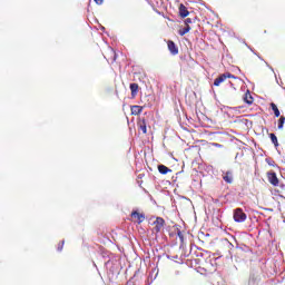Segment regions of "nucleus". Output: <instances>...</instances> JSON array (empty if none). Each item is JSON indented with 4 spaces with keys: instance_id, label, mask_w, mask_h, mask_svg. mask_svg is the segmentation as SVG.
<instances>
[{
    "instance_id": "1",
    "label": "nucleus",
    "mask_w": 285,
    "mask_h": 285,
    "mask_svg": "<svg viewBox=\"0 0 285 285\" xmlns=\"http://www.w3.org/2000/svg\"><path fill=\"white\" fill-rule=\"evenodd\" d=\"M267 180L274 187L279 186V179L277 177V174L274 170L267 171Z\"/></svg>"
},
{
    "instance_id": "2",
    "label": "nucleus",
    "mask_w": 285,
    "mask_h": 285,
    "mask_svg": "<svg viewBox=\"0 0 285 285\" xmlns=\"http://www.w3.org/2000/svg\"><path fill=\"white\" fill-rule=\"evenodd\" d=\"M164 227H165V219L163 217H157L156 220L154 222L153 232L155 234H158L161 230H164Z\"/></svg>"
},
{
    "instance_id": "3",
    "label": "nucleus",
    "mask_w": 285,
    "mask_h": 285,
    "mask_svg": "<svg viewBox=\"0 0 285 285\" xmlns=\"http://www.w3.org/2000/svg\"><path fill=\"white\" fill-rule=\"evenodd\" d=\"M247 215L244 213L242 208H236L234 212V220L237 223L246 222Z\"/></svg>"
},
{
    "instance_id": "4",
    "label": "nucleus",
    "mask_w": 285,
    "mask_h": 285,
    "mask_svg": "<svg viewBox=\"0 0 285 285\" xmlns=\"http://www.w3.org/2000/svg\"><path fill=\"white\" fill-rule=\"evenodd\" d=\"M226 79H235V76H233L230 72L223 73L215 79L214 86L219 87L222 82L226 81Z\"/></svg>"
},
{
    "instance_id": "5",
    "label": "nucleus",
    "mask_w": 285,
    "mask_h": 285,
    "mask_svg": "<svg viewBox=\"0 0 285 285\" xmlns=\"http://www.w3.org/2000/svg\"><path fill=\"white\" fill-rule=\"evenodd\" d=\"M145 220H146V215L145 214H141L137 210H134L131 213V222L137 223V224H141Z\"/></svg>"
},
{
    "instance_id": "6",
    "label": "nucleus",
    "mask_w": 285,
    "mask_h": 285,
    "mask_svg": "<svg viewBox=\"0 0 285 285\" xmlns=\"http://www.w3.org/2000/svg\"><path fill=\"white\" fill-rule=\"evenodd\" d=\"M168 51L171 52L173 56H177L179 53V48L173 40L167 41Z\"/></svg>"
},
{
    "instance_id": "7",
    "label": "nucleus",
    "mask_w": 285,
    "mask_h": 285,
    "mask_svg": "<svg viewBox=\"0 0 285 285\" xmlns=\"http://www.w3.org/2000/svg\"><path fill=\"white\" fill-rule=\"evenodd\" d=\"M190 14L188 8H186L183 3L179 4L178 7V16L183 19L188 17Z\"/></svg>"
},
{
    "instance_id": "8",
    "label": "nucleus",
    "mask_w": 285,
    "mask_h": 285,
    "mask_svg": "<svg viewBox=\"0 0 285 285\" xmlns=\"http://www.w3.org/2000/svg\"><path fill=\"white\" fill-rule=\"evenodd\" d=\"M142 111V107L138 105L131 106V115L132 116H139Z\"/></svg>"
},
{
    "instance_id": "9",
    "label": "nucleus",
    "mask_w": 285,
    "mask_h": 285,
    "mask_svg": "<svg viewBox=\"0 0 285 285\" xmlns=\"http://www.w3.org/2000/svg\"><path fill=\"white\" fill-rule=\"evenodd\" d=\"M243 100H244L247 105H253V104H254V98H253L252 94H249L248 90H247V92L245 94V97H243Z\"/></svg>"
},
{
    "instance_id": "10",
    "label": "nucleus",
    "mask_w": 285,
    "mask_h": 285,
    "mask_svg": "<svg viewBox=\"0 0 285 285\" xmlns=\"http://www.w3.org/2000/svg\"><path fill=\"white\" fill-rule=\"evenodd\" d=\"M223 180H225L226 184H233V173L226 171V174L223 175Z\"/></svg>"
},
{
    "instance_id": "11",
    "label": "nucleus",
    "mask_w": 285,
    "mask_h": 285,
    "mask_svg": "<svg viewBox=\"0 0 285 285\" xmlns=\"http://www.w3.org/2000/svg\"><path fill=\"white\" fill-rule=\"evenodd\" d=\"M269 107L272 108V110L274 112V117L279 118L281 111L278 110L277 105L275 102H271Z\"/></svg>"
},
{
    "instance_id": "12",
    "label": "nucleus",
    "mask_w": 285,
    "mask_h": 285,
    "mask_svg": "<svg viewBox=\"0 0 285 285\" xmlns=\"http://www.w3.org/2000/svg\"><path fill=\"white\" fill-rule=\"evenodd\" d=\"M131 90V97L135 98L138 95L139 85L138 83H131L130 85Z\"/></svg>"
},
{
    "instance_id": "13",
    "label": "nucleus",
    "mask_w": 285,
    "mask_h": 285,
    "mask_svg": "<svg viewBox=\"0 0 285 285\" xmlns=\"http://www.w3.org/2000/svg\"><path fill=\"white\" fill-rule=\"evenodd\" d=\"M158 173H160L161 175H168L169 173H171V169L164 165H158Z\"/></svg>"
},
{
    "instance_id": "14",
    "label": "nucleus",
    "mask_w": 285,
    "mask_h": 285,
    "mask_svg": "<svg viewBox=\"0 0 285 285\" xmlns=\"http://www.w3.org/2000/svg\"><path fill=\"white\" fill-rule=\"evenodd\" d=\"M138 128L142 131L144 135L147 134V122L146 120H142L140 122H138Z\"/></svg>"
},
{
    "instance_id": "15",
    "label": "nucleus",
    "mask_w": 285,
    "mask_h": 285,
    "mask_svg": "<svg viewBox=\"0 0 285 285\" xmlns=\"http://www.w3.org/2000/svg\"><path fill=\"white\" fill-rule=\"evenodd\" d=\"M269 138H271L272 144H273L274 146H276V147L279 146L277 136H276L274 132H271V134H269Z\"/></svg>"
},
{
    "instance_id": "16",
    "label": "nucleus",
    "mask_w": 285,
    "mask_h": 285,
    "mask_svg": "<svg viewBox=\"0 0 285 285\" xmlns=\"http://www.w3.org/2000/svg\"><path fill=\"white\" fill-rule=\"evenodd\" d=\"M190 30H191L190 26H186L185 29H179V30H178V35H179V36L188 35V33L190 32Z\"/></svg>"
},
{
    "instance_id": "17",
    "label": "nucleus",
    "mask_w": 285,
    "mask_h": 285,
    "mask_svg": "<svg viewBox=\"0 0 285 285\" xmlns=\"http://www.w3.org/2000/svg\"><path fill=\"white\" fill-rule=\"evenodd\" d=\"M285 125V116H281L278 120V129H283Z\"/></svg>"
},
{
    "instance_id": "18",
    "label": "nucleus",
    "mask_w": 285,
    "mask_h": 285,
    "mask_svg": "<svg viewBox=\"0 0 285 285\" xmlns=\"http://www.w3.org/2000/svg\"><path fill=\"white\" fill-rule=\"evenodd\" d=\"M265 163H267L268 166L276 167L275 160L265 159Z\"/></svg>"
},
{
    "instance_id": "19",
    "label": "nucleus",
    "mask_w": 285,
    "mask_h": 285,
    "mask_svg": "<svg viewBox=\"0 0 285 285\" xmlns=\"http://www.w3.org/2000/svg\"><path fill=\"white\" fill-rule=\"evenodd\" d=\"M63 247H65V240L60 242L59 245H58V250L61 252L63 250Z\"/></svg>"
},
{
    "instance_id": "20",
    "label": "nucleus",
    "mask_w": 285,
    "mask_h": 285,
    "mask_svg": "<svg viewBox=\"0 0 285 285\" xmlns=\"http://www.w3.org/2000/svg\"><path fill=\"white\" fill-rule=\"evenodd\" d=\"M190 23H193L191 18H186V20H185L186 27L190 26Z\"/></svg>"
},
{
    "instance_id": "21",
    "label": "nucleus",
    "mask_w": 285,
    "mask_h": 285,
    "mask_svg": "<svg viewBox=\"0 0 285 285\" xmlns=\"http://www.w3.org/2000/svg\"><path fill=\"white\" fill-rule=\"evenodd\" d=\"M94 2L96 3V6H102L105 0H94Z\"/></svg>"
},
{
    "instance_id": "22",
    "label": "nucleus",
    "mask_w": 285,
    "mask_h": 285,
    "mask_svg": "<svg viewBox=\"0 0 285 285\" xmlns=\"http://www.w3.org/2000/svg\"><path fill=\"white\" fill-rule=\"evenodd\" d=\"M177 235H178L180 240H184V235L181 234V232H178Z\"/></svg>"
},
{
    "instance_id": "23",
    "label": "nucleus",
    "mask_w": 285,
    "mask_h": 285,
    "mask_svg": "<svg viewBox=\"0 0 285 285\" xmlns=\"http://www.w3.org/2000/svg\"><path fill=\"white\" fill-rule=\"evenodd\" d=\"M111 52H112V55H114V61H116V60H117V55H116L115 51H111Z\"/></svg>"
}]
</instances>
